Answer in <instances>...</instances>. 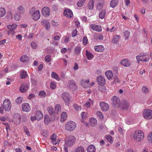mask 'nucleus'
<instances>
[{
	"mask_svg": "<svg viewBox=\"0 0 152 152\" xmlns=\"http://www.w3.org/2000/svg\"><path fill=\"white\" fill-rule=\"evenodd\" d=\"M97 81L98 84L100 86H103L105 83L104 78L101 76H99L97 77Z\"/></svg>",
	"mask_w": 152,
	"mask_h": 152,
	"instance_id": "obj_10",
	"label": "nucleus"
},
{
	"mask_svg": "<svg viewBox=\"0 0 152 152\" xmlns=\"http://www.w3.org/2000/svg\"><path fill=\"white\" fill-rule=\"evenodd\" d=\"M86 0H79L77 3L78 7H82L85 3Z\"/></svg>",
	"mask_w": 152,
	"mask_h": 152,
	"instance_id": "obj_40",
	"label": "nucleus"
},
{
	"mask_svg": "<svg viewBox=\"0 0 152 152\" xmlns=\"http://www.w3.org/2000/svg\"><path fill=\"white\" fill-rule=\"evenodd\" d=\"M87 113L85 112H82L81 113V116L83 118H85L87 117Z\"/></svg>",
	"mask_w": 152,
	"mask_h": 152,
	"instance_id": "obj_57",
	"label": "nucleus"
},
{
	"mask_svg": "<svg viewBox=\"0 0 152 152\" xmlns=\"http://www.w3.org/2000/svg\"><path fill=\"white\" fill-rule=\"evenodd\" d=\"M74 109L76 110L77 111H79L81 109V107L80 106H78V105L76 104H75L73 105Z\"/></svg>",
	"mask_w": 152,
	"mask_h": 152,
	"instance_id": "obj_53",
	"label": "nucleus"
},
{
	"mask_svg": "<svg viewBox=\"0 0 152 152\" xmlns=\"http://www.w3.org/2000/svg\"><path fill=\"white\" fill-rule=\"evenodd\" d=\"M81 49L79 47L77 46V47H76V48H75V54H79L80 51Z\"/></svg>",
	"mask_w": 152,
	"mask_h": 152,
	"instance_id": "obj_52",
	"label": "nucleus"
},
{
	"mask_svg": "<svg viewBox=\"0 0 152 152\" xmlns=\"http://www.w3.org/2000/svg\"><path fill=\"white\" fill-rule=\"evenodd\" d=\"M89 123L91 126H94L96 125L97 122L95 118L94 117L91 118L89 119Z\"/></svg>",
	"mask_w": 152,
	"mask_h": 152,
	"instance_id": "obj_21",
	"label": "nucleus"
},
{
	"mask_svg": "<svg viewBox=\"0 0 152 152\" xmlns=\"http://www.w3.org/2000/svg\"><path fill=\"white\" fill-rule=\"evenodd\" d=\"M83 81V80H82ZM90 80L89 79H87L84 82H82L81 83V85L84 87H86L88 86V83L89 82Z\"/></svg>",
	"mask_w": 152,
	"mask_h": 152,
	"instance_id": "obj_39",
	"label": "nucleus"
},
{
	"mask_svg": "<svg viewBox=\"0 0 152 152\" xmlns=\"http://www.w3.org/2000/svg\"><path fill=\"white\" fill-rule=\"evenodd\" d=\"M50 10L47 7H43L42 9V13L45 16H49L50 15Z\"/></svg>",
	"mask_w": 152,
	"mask_h": 152,
	"instance_id": "obj_12",
	"label": "nucleus"
},
{
	"mask_svg": "<svg viewBox=\"0 0 152 152\" xmlns=\"http://www.w3.org/2000/svg\"><path fill=\"white\" fill-rule=\"evenodd\" d=\"M56 135L55 134H52L51 137L52 143L55 145L58 144L59 142L58 140L56 139Z\"/></svg>",
	"mask_w": 152,
	"mask_h": 152,
	"instance_id": "obj_20",
	"label": "nucleus"
},
{
	"mask_svg": "<svg viewBox=\"0 0 152 152\" xmlns=\"http://www.w3.org/2000/svg\"><path fill=\"white\" fill-rule=\"evenodd\" d=\"M94 0H90L88 5V8L89 10H92L94 7Z\"/></svg>",
	"mask_w": 152,
	"mask_h": 152,
	"instance_id": "obj_24",
	"label": "nucleus"
},
{
	"mask_svg": "<svg viewBox=\"0 0 152 152\" xmlns=\"http://www.w3.org/2000/svg\"><path fill=\"white\" fill-rule=\"evenodd\" d=\"M75 142V137L73 136H70L65 142V144L66 146H72Z\"/></svg>",
	"mask_w": 152,
	"mask_h": 152,
	"instance_id": "obj_7",
	"label": "nucleus"
},
{
	"mask_svg": "<svg viewBox=\"0 0 152 152\" xmlns=\"http://www.w3.org/2000/svg\"><path fill=\"white\" fill-rule=\"evenodd\" d=\"M11 107V101L8 99L5 100L3 104L1 105L0 107V113H4V110L5 111H9Z\"/></svg>",
	"mask_w": 152,
	"mask_h": 152,
	"instance_id": "obj_1",
	"label": "nucleus"
},
{
	"mask_svg": "<svg viewBox=\"0 0 152 152\" xmlns=\"http://www.w3.org/2000/svg\"><path fill=\"white\" fill-rule=\"evenodd\" d=\"M106 138L107 140L110 142V143H112L113 142V139L110 135H107L106 136Z\"/></svg>",
	"mask_w": 152,
	"mask_h": 152,
	"instance_id": "obj_47",
	"label": "nucleus"
},
{
	"mask_svg": "<svg viewBox=\"0 0 152 152\" xmlns=\"http://www.w3.org/2000/svg\"><path fill=\"white\" fill-rule=\"evenodd\" d=\"M21 76V78H25L27 76V73L25 71H23L21 72L20 74Z\"/></svg>",
	"mask_w": 152,
	"mask_h": 152,
	"instance_id": "obj_50",
	"label": "nucleus"
},
{
	"mask_svg": "<svg viewBox=\"0 0 152 152\" xmlns=\"http://www.w3.org/2000/svg\"><path fill=\"white\" fill-rule=\"evenodd\" d=\"M86 56L89 60H91L94 57V56L92 54L89 52H88L87 50L86 51Z\"/></svg>",
	"mask_w": 152,
	"mask_h": 152,
	"instance_id": "obj_37",
	"label": "nucleus"
},
{
	"mask_svg": "<svg viewBox=\"0 0 152 152\" xmlns=\"http://www.w3.org/2000/svg\"><path fill=\"white\" fill-rule=\"evenodd\" d=\"M148 139L150 142H152V132L149 134Z\"/></svg>",
	"mask_w": 152,
	"mask_h": 152,
	"instance_id": "obj_59",
	"label": "nucleus"
},
{
	"mask_svg": "<svg viewBox=\"0 0 152 152\" xmlns=\"http://www.w3.org/2000/svg\"><path fill=\"white\" fill-rule=\"evenodd\" d=\"M6 11L5 9L3 7L0 8V17H4L6 14Z\"/></svg>",
	"mask_w": 152,
	"mask_h": 152,
	"instance_id": "obj_33",
	"label": "nucleus"
},
{
	"mask_svg": "<svg viewBox=\"0 0 152 152\" xmlns=\"http://www.w3.org/2000/svg\"><path fill=\"white\" fill-rule=\"evenodd\" d=\"M137 62L139 63L140 61H148L149 60V56L146 53H140L136 57Z\"/></svg>",
	"mask_w": 152,
	"mask_h": 152,
	"instance_id": "obj_3",
	"label": "nucleus"
},
{
	"mask_svg": "<svg viewBox=\"0 0 152 152\" xmlns=\"http://www.w3.org/2000/svg\"><path fill=\"white\" fill-rule=\"evenodd\" d=\"M121 64L125 67H128L130 65L131 62L128 59H125L121 61Z\"/></svg>",
	"mask_w": 152,
	"mask_h": 152,
	"instance_id": "obj_19",
	"label": "nucleus"
},
{
	"mask_svg": "<svg viewBox=\"0 0 152 152\" xmlns=\"http://www.w3.org/2000/svg\"><path fill=\"white\" fill-rule=\"evenodd\" d=\"M64 14L68 18H70L72 16L73 13L71 10L67 9L64 10Z\"/></svg>",
	"mask_w": 152,
	"mask_h": 152,
	"instance_id": "obj_14",
	"label": "nucleus"
},
{
	"mask_svg": "<svg viewBox=\"0 0 152 152\" xmlns=\"http://www.w3.org/2000/svg\"><path fill=\"white\" fill-rule=\"evenodd\" d=\"M105 4L104 0H98L96 5V9L99 11H100L103 8Z\"/></svg>",
	"mask_w": 152,
	"mask_h": 152,
	"instance_id": "obj_9",
	"label": "nucleus"
},
{
	"mask_svg": "<svg viewBox=\"0 0 152 152\" xmlns=\"http://www.w3.org/2000/svg\"><path fill=\"white\" fill-rule=\"evenodd\" d=\"M91 28L94 31L99 32H101L102 31L101 27L98 25H96L94 24H91L90 26Z\"/></svg>",
	"mask_w": 152,
	"mask_h": 152,
	"instance_id": "obj_17",
	"label": "nucleus"
},
{
	"mask_svg": "<svg viewBox=\"0 0 152 152\" xmlns=\"http://www.w3.org/2000/svg\"><path fill=\"white\" fill-rule=\"evenodd\" d=\"M112 104L113 107H119L120 106V101L118 97L115 96H113L111 99Z\"/></svg>",
	"mask_w": 152,
	"mask_h": 152,
	"instance_id": "obj_6",
	"label": "nucleus"
},
{
	"mask_svg": "<svg viewBox=\"0 0 152 152\" xmlns=\"http://www.w3.org/2000/svg\"><path fill=\"white\" fill-rule=\"evenodd\" d=\"M143 115L144 118L147 119H152V110L150 109H146L143 112Z\"/></svg>",
	"mask_w": 152,
	"mask_h": 152,
	"instance_id": "obj_8",
	"label": "nucleus"
},
{
	"mask_svg": "<svg viewBox=\"0 0 152 152\" xmlns=\"http://www.w3.org/2000/svg\"><path fill=\"white\" fill-rule=\"evenodd\" d=\"M39 96L42 98H44L46 96V94L45 91H41L39 92Z\"/></svg>",
	"mask_w": 152,
	"mask_h": 152,
	"instance_id": "obj_49",
	"label": "nucleus"
},
{
	"mask_svg": "<svg viewBox=\"0 0 152 152\" xmlns=\"http://www.w3.org/2000/svg\"><path fill=\"white\" fill-rule=\"evenodd\" d=\"M61 107L59 104H57L56 105L55 109V113H58L60 112L61 110Z\"/></svg>",
	"mask_w": 152,
	"mask_h": 152,
	"instance_id": "obj_35",
	"label": "nucleus"
},
{
	"mask_svg": "<svg viewBox=\"0 0 152 152\" xmlns=\"http://www.w3.org/2000/svg\"><path fill=\"white\" fill-rule=\"evenodd\" d=\"M51 77L58 80H60L58 75L55 72H52L51 73Z\"/></svg>",
	"mask_w": 152,
	"mask_h": 152,
	"instance_id": "obj_42",
	"label": "nucleus"
},
{
	"mask_svg": "<svg viewBox=\"0 0 152 152\" xmlns=\"http://www.w3.org/2000/svg\"><path fill=\"white\" fill-rule=\"evenodd\" d=\"M31 48L33 49H36L37 48V44L36 42L33 41L31 43Z\"/></svg>",
	"mask_w": 152,
	"mask_h": 152,
	"instance_id": "obj_46",
	"label": "nucleus"
},
{
	"mask_svg": "<svg viewBox=\"0 0 152 152\" xmlns=\"http://www.w3.org/2000/svg\"><path fill=\"white\" fill-rule=\"evenodd\" d=\"M17 26L16 24H13L12 25H9L7 26V27L9 29L13 30L15 29Z\"/></svg>",
	"mask_w": 152,
	"mask_h": 152,
	"instance_id": "obj_43",
	"label": "nucleus"
},
{
	"mask_svg": "<svg viewBox=\"0 0 152 152\" xmlns=\"http://www.w3.org/2000/svg\"><path fill=\"white\" fill-rule=\"evenodd\" d=\"M67 87L71 89H75L77 87V85L75 81L73 80H70L68 82Z\"/></svg>",
	"mask_w": 152,
	"mask_h": 152,
	"instance_id": "obj_11",
	"label": "nucleus"
},
{
	"mask_svg": "<svg viewBox=\"0 0 152 152\" xmlns=\"http://www.w3.org/2000/svg\"><path fill=\"white\" fill-rule=\"evenodd\" d=\"M20 60L23 62L26 63L29 61V58L26 56H23L21 57Z\"/></svg>",
	"mask_w": 152,
	"mask_h": 152,
	"instance_id": "obj_29",
	"label": "nucleus"
},
{
	"mask_svg": "<svg viewBox=\"0 0 152 152\" xmlns=\"http://www.w3.org/2000/svg\"><path fill=\"white\" fill-rule=\"evenodd\" d=\"M120 107L123 110H127L129 107V104L127 101H123L121 103Z\"/></svg>",
	"mask_w": 152,
	"mask_h": 152,
	"instance_id": "obj_15",
	"label": "nucleus"
},
{
	"mask_svg": "<svg viewBox=\"0 0 152 152\" xmlns=\"http://www.w3.org/2000/svg\"><path fill=\"white\" fill-rule=\"evenodd\" d=\"M36 116L37 118V120L42 119L43 117V115L40 111H37L36 112Z\"/></svg>",
	"mask_w": 152,
	"mask_h": 152,
	"instance_id": "obj_30",
	"label": "nucleus"
},
{
	"mask_svg": "<svg viewBox=\"0 0 152 152\" xmlns=\"http://www.w3.org/2000/svg\"><path fill=\"white\" fill-rule=\"evenodd\" d=\"M83 43L85 45H86L88 43V39L86 37H84L83 38Z\"/></svg>",
	"mask_w": 152,
	"mask_h": 152,
	"instance_id": "obj_56",
	"label": "nucleus"
},
{
	"mask_svg": "<svg viewBox=\"0 0 152 152\" xmlns=\"http://www.w3.org/2000/svg\"><path fill=\"white\" fill-rule=\"evenodd\" d=\"M99 105L103 111H106L109 109L108 104L104 102H100Z\"/></svg>",
	"mask_w": 152,
	"mask_h": 152,
	"instance_id": "obj_13",
	"label": "nucleus"
},
{
	"mask_svg": "<svg viewBox=\"0 0 152 152\" xmlns=\"http://www.w3.org/2000/svg\"><path fill=\"white\" fill-rule=\"evenodd\" d=\"M67 115L66 112H64L61 114V122L64 121L66 119Z\"/></svg>",
	"mask_w": 152,
	"mask_h": 152,
	"instance_id": "obj_32",
	"label": "nucleus"
},
{
	"mask_svg": "<svg viewBox=\"0 0 152 152\" xmlns=\"http://www.w3.org/2000/svg\"><path fill=\"white\" fill-rule=\"evenodd\" d=\"M105 75L108 80L112 78L113 76V74L112 71L108 70L105 72Z\"/></svg>",
	"mask_w": 152,
	"mask_h": 152,
	"instance_id": "obj_27",
	"label": "nucleus"
},
{
	"mask_svg": "<svg viewBox=\"0 0 152 152\" xmlns=\"http://www.w3.org/2000/svg\"><path fill=\"white\" fill-rule=\"evenodd\" d=\"M23 99V98L22 97H18L15 99V102L18 104H20L22 102Z\"/></svg>",
	"mask_w": 152,
	"mask_h": 152,
	"instance_id": "obj_38",
	"label": "nucleus"
},
{
	"mask_svg": "<svg viewBox=\"0 0 152 152\" xmlns=\"http://www.w3.org/2000/svg\"><path fill=\"white\" fill-rule=\"evenodd\" d=\"M120 37V36L119 35H117L115 36L113 39L112 40V42L113 43L116 44L118 41L119 38Z\"/></svg>",
	"mask_w": 152,
	"mask_h": 152,
	"instance_id": "obj_36",
	"label": "nucleus"
},
{
	"mask_svg": "<svg viewBox=\"0 0 152 152\" xmlns=\"http://www.w3.org/2000/svg\"><path fill=\"white\" fill-rule=\"evenodd\" d=\"M16 38L19 40H22V36L21 35L19 34L16 36Z\"/></svg>",
	"mask_w": 152,
	"mask_h": 152,
	"instance_id": "obj_63",
	"label": "nucleus"
},
{
	"mask_svg": "<svg viewBox=\"0 0 152 152\" xmlns=\"http://www.w3.org/2000/svg\"><path fill=\"white\" fill-rule=\"evenodd\" d=\"M118 2V0H112L110 4V7L112 8H114Z\"/></svg>",
	"mask_w": 152,
	"mask_h": 152,
	"instance_id": "obj_31",
	"label": "nucleus"
},
{
	"mask_svg": "<svg viewBox=\"0 0 152 152\" xmlns=\"http://www.w3.org/2000/svg\"><path fill=\"white\" fill-rule=\"evenodd\" d=\"M24 11L25 9L22 6H20L18 7L16 12L20 15H22L24 13Z\"/></svg>",
	"mask_w": 152,
	"mask_h": 152,
	"instance_id": "obj_26",
	"label": "nucleus"
},
{
	"mask_svg": "<svg viewBox=\"0 0 152 152\" xmlns=\"http://www.w3.org/2000/svg\"><path fill=\"white\" fill-rule=\"evenodd\" d=\"M42 25H45V26L48 24V23H49L47 20H44L42 21Z\"/></svg>",
	"mask_w": 152,
	"mask_h": 152,
	"instance_id": "obj_61",
	"label": "nucleus"
},
{
	"mask_svg": "<svg viewBox=\"0 0 152 152\" xmlns=\"http://www.w3.org/2000/svg\"><path fill=\"white\" fill-rule=\"evenodd\" d=\"M76 126V124L72 121H69L65 124V129L67 131L72 132L75 129Z\"/></svg>",
	"mask_w": 152,
	"mask_h": 152,
	"instance_id": "obj_4",
	"label": "nucleus"
},
{
	"mask_svg": "<svg viewBox=\"0 0 152 152\" xmlns=\"http://www.w3.org/2000/svg\"><path fill=\"white\" fill-rule=\"evenodd\" d=\"M142 91L144 93H148L149 91L148 89L147 88L144 86L142 88Z\"/></svg>",
	"mask_w": 152,
	"mask_h": 152,
	"instance_id": "obj_55",
	"label": "nucleus"
},
{
	"mask_svg": "<svg viewBox=\"0 0 152 152\" xmlns=\"http://www.w3.org/2000/svg\"><path fill=\"white\" fill-rule=\"evenodd\" d=\"M50 88L52 89H54L56 87L55 83L54 82H51L50 83Z\"/></svg>",
	"mask_w": 152,
	"mask_h": 152,
	"instance_id": "obj_58",
	"label": "nucleus"
},
{
	"mask_svg": "<svg viewBox=\"0 0 152 152\" xmlns=\"http://www.w3.org/2000/svg\"><path fill=\"white\" fill-rule=\"evenodd\" d=\"M73 152H85V149L82 146L77 147L74 150Z\"/></svg>",
	"mask_w": 152,
	"mask_h": 152,
	"instance_id": "obj_25",
	"label": "nucleus"
},
{
	"mask_svg": "<svg viewBox=\"0 0 152 152\" xmlns=\"http://www.w3.org/2000/svg\"><path fill=\"white\" fill-rule=\"evenodd\" d=\"M52 8L54 11H56L57 10V6L54 4H53L52 6Z\"/></svg>",
	"mask_w": 152,
	"mask_h": 152,
	"instance_id": "obj_64",
	"label": "nucleus"
},
{
	"mask_svg": "<svg viewBox=\"0 0 152 152\" xmlns=\"http://www.w3.org/2000/svg\"><path fill=\"white\" fill-rule=\"evenodd\" d=\"M34 7H32L31 10H30V14L33 17V18L35 20H38L40 17V14L39 11L38 10H36L35 11Z\"/></svg>",
	"mask_w": 152,
	"mask_h": 152,
	"instance_id": "obj_5",
	"label": "nucleus"
},
{
	"mask_svg": "<svg viewBox=\"0 0 152 152\" xmlns=\"http://www.w3.org/2000/svg\"><path fill=\"white\" fill-rule=\"evenodd\" d=\"M48 111L50 115H53L55 113L53 108L52 107H48Z\"/></svg>",
	"mask_w": 152,
	"mask_h": 152,
	"instance_id": "obj_45",
	"label": "nucleus"
},
{
	"mask_svg": "<svg viewBox=\"0 0 152 152\" xmlns=\"http://www.w3.org/2000/svg\"><path fill=\"white\" fill-rule=\"evenodd\" d=\"M22 107V110L23 111L28 112L31 109L28 103H24L23 104Z\"/></svg>",
	"mask_w": 152,
	"mask_h": 152,
	"instance_id": "obj_16",
	"label": "nucleus"
},
{
	"mask_svg": "<svg viewBox=\"0 0 152 152\" xmlns=\"http://www.w3.org/2000/svg\"><path fill=\"white\" fill-rule=\"evenodd\" d=\"M106 14L105 10H102L99 13V18L102 19H103L105 15Z\"/></svg>",
	"mask_w": 152,
	"mask_h": 152,
	"instance_id": "obj_34",
	"label": "nucleus"
},
{
	"mask_svg": "<svg viewBox=\"0 0 152 152\" xmlns=\"http://www.w3.org/2000/svg\"><path fill=\"white\" fill-rule=\"evenodd\" d=\"M144 137V134L141 130H136L134 132L133 138L134 141L137 142H140L143 139Z\"/></svg>",
	"mask_w": 152,
	"mask_h": 152,
	"instance_id": "obj_2",
	"label": "nucleus"
},
{
	"mask_svg": "<svg viewBox=\"0 0 152 152\" xmlns=\"http://www.w3.org/2000/svg\"><path fill=\"white\" fill-rule=\"evenodd\" d=\"M97 115L101 119H103L104 118V116L102 113L100 111H98L96 113Z\"/></svg>",
	"mask_w": 152,
	"mask_h": 152,
	"instance_id": "obj_51",
	"label": "nucleus"
},
{
	"mask_svg": "<svg viewBox=\"0 0 152 152\" xmlns=\"http://www.w3.org/2000/svg\"><path fill=\"white\" fill-rule=\"evenodd\" d=\"M130 35V32L127 31H125L124 32V36L125 38V39H127L128 38Z\"/></svg>",
	"mask_w": 152,
	"mask_h": 152,
	"instance_id": "obj_48",
	"label": "nucleus"
},
{
	"mask_svg": "<svg viewBox=\"0 0 152 152\" xmlns=\"http://www.w3.org/2000/svg\"><path fill=\"white\" fill-rule=\"evenodd\" d=\"M24 130L26 133V134L28 136H29L30 135V133L28 131V130L27 128H24Z\"/></svg>",
	"mask_w": 152,
	"mask_h": 152,
	"instance_id": "obj_60",
	"label": "nucleus"
},
{
	"mask_svg": "<svg viewBox=\"0 0 152 152\" xmlns=\"http://www.w3.org/2000/svg\"><path fill=\"white\" fill-rule=\"evenodd\" d=\"M45 60L47 62H49L51 61V56L49 55H47L45 58Z\"/></svg>",
	"mask_w": 152,
	"mask_h": 152,
	"instance_id": "obj_54",
	"label": "nucleus"
},
{
	"mask_svg": "<svg viewBox=\"0 0 152 152\" xmlns=\"http://www.w3.org/2000/svg\"><path fill=\"white\" fill-rule=\"evenodd\" d=\"M77 31L76 29H75L72 32V37H75L77 34Z\"/></svg>",
	"mask_w": 152,
	"mask_h": 152,
	"instance_id": "obj_62",
	"label": "nucleus"
},
{
	"mask_svg": "<svg viewBox=\"0 0 152 152\" xmlns=\"http://www.w3.org/2000/svg\"><path fill=\"white\" fill-rule=\"evenodd\" d=\"M96 148L94 145H90L87 149V152H95Z\"/></svg>",
	"mask_w": 152,
	"mask_h": 152,
	"instance_id": "obj_23",
	"label": "nucleus"
},
{
	"mask_svg": "<svg viewBox=\"0 0 152 152\" xmlns=\"http://www.w3.org/2000/svg\"><path fill=\"white\" fill-rule=\"evenodd\" d=\"M44 121L45 124L48 125L50 121L49 116L48 115H45L44 117Z\"/></svg>",
	"mask_w": 152,
	"mask_h": 152,
	"instance_id": "obj_41",
	"label": "nucleus"
},
{
	"mask_svg": "<svg viewBox=\"0 0 152 152\" xmlns=\"http://www.w3.org/2000/svg\"><path fill=\"white\" fill-rule=\"evenodd\" d=\"M21 15H20L17 12H16L14 15V19L16 20H20L21 18Z\"/></svg>",
	"mask_w": 152,
	"mask_h": 152,
	"instance_id": "obj_44",
	"label": "nucleus"
},
{
	"mask_svg": "<svg viewBox=\"0 0 152 152\" xmlns=\"http://www.w3.org/2000/svg\"><path fill=\"white\" fill-rule=\"evenodd\" d=\"M94 49L96 51L102 52L104 49V48L102 45H98L95 46Z\"/></svg>",
	"mask_w": 152,
	"mask_h": 152,
	"instance_id": "obj_28",
	"label": "nucleus"
},
{
	"mask_svg": "<svg viewBox=\"0 0 152 152\" xmlns=\"http://www.w3.org/2000/svg\"><path fill=\"white\" fill-rule=\"evenodd\" d=\"M28 85L23 84L20 87V90L22 92H26L28 89Z\"/></svg>",
	"mask_w": 152,
	"mask_h": 152,
	"instance_id": "obj_22",
	"label": "nucleus"
},
{
	"mask_svg": "<svg viewBox=\"0 0 152 152\" xmlns=\"http://www.w3.org/2000/svg\"><path fill=\"white\" fill-rule=\"evenodd\" d=\"M62 98L65 102L66 103H68L69 102V95L67 93H64L62 94Z\"/></svg>",
	"mask_w": 152,
	"mask_h": 152,
	"instance_id": "obj_18",
	"label": "nucleus"
}]
</instances>
